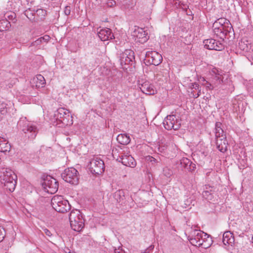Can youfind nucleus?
I'll return each mask as SVG.
<instances>
[{"label": "nucleus", "mask_w": 253, "mask_h": 253, "mask_svg": "<svg viewBox=\"0 0 253 253\" xmlns=\"http://www.w3.org/2000/svg\"><path fill=\"white\" fill-rule=\"evenodd\" d=\"M180 165L182 168L188 171H192L195 168V165L187 158H183L180 160Z\"/></svg>", "instance_id": "obj_22"}, {"label": "nucleus", "mask_w": 253, "mask_h": 253, "mask_svg": "<svg viewBox=\"0 0 253 253\" xmlns=\"http://www.w3.org/2000/svg\"><path fill=\"white\" fill-rule=\"evenodd\" d=\"M6 115V114H2V112L1 113L0 111V120H2Z\"/></svg>", "instance_id": "obj_50"}, {"label": "nucleus", "mask_w": 253, "mask_h": 253, "mask_svg": "<svg viewBox=\"0 0 253 253\" xmlns=\"http://www.w3.org/2000/svg\"><path fill=\"white\" fill-rule=\"evenodd\" d=\"M116 4L115 0H109L107 2V5L109 7H113Z\"/></svg>", "instance_id": "obj_44"}, {"label": "nucleus", "mask_w": 253, "mask_h": 253, "mask_svg": "<svg viewBox=\"0 0 253 253\" xmlns=\"http://www.w3.org/2000/svg\"><path fill=\"white\" fill-rule=\"evenodd\" d=\"M150 159H151V160H150V161H151V162H155L156 161V159H155V158H153V157H151V158H150Z\"/></svg>", "instance_id": "obj_52"}, {"label": "nucleus", "mask_w": 253, "mask_h": 253, "mask_svg": "<svg viewBox=\"0 0 253 253\" xmlns=\"http://www.w3.org/2000/svg\"><path fill=\"white\" fill-rule=\"evenodd\" d=\"M169 144L168 142L164 143L163 142L160 143L156 146V149H157L158 151L161 153H165L166 150L169 148Z\"/></svg>", "instance_id": "obj_30"}, {"label": "nucleus", "mask_w": 253, "mask_h": 253, "mask_svg": "<svg viewBox=\"0 0 253 253\" xmlns=\"http://www.w3.org/2000/svg\"><path fill=\"white\" fill-rule=\"evenodd\" d=\"M6 106L7 105L5 103L0 101V111H1V113L2 112V114H7V108Z\"/></svg>", "instance_id": "obj_37"}, {"label": "nucleus", "mask_w": 253, "mask_h": 253, "mask_svg": "<svg viewBox=\"0 0 253 253\" xmlns=\"http://www.w3.org/2000/svg\"><path fill=\"white\" fill-rule=\"evenodd\" d=\"M134 59V52L131 49H126L120 55V64L124 69H126L127 65H132Z\"/></svg>", "instance_id": "obj_8"}, {"label": "nucleus", "mask_w": 253, "mask_h": 253, "mask_svg": "<svg viewBox=\"0 0 253 253\" xmlns=\"http://www.w3.org/2000/svg\"><path fill=\"white\" fill-rule=\"evenodd\" d=\"M78 171L74 168L66 169L62 173L61 176L63 180L72 184L76 185L78 183Z\"/></svg>", "instance_id": "obj_9"}, {"label": "nucleus", "mask_w": 253, "mask_h": 253, "mask_svg": "<svg viewBox=\"0 0 253 253\" xmlns=\"http://www.w3.org/2000/svg\"><path fill=\"white\" fill-rule=\"evenodd\" d=\"M42 149H44V147H42V148L41 149V150H42Z\"/></svg>", "instance_id": "obj_53"}, {"label": "nucleus", "mask_w": 253, "mask_h": 253, "mask_svg": "<svg viewBox=\"0 0 253 253\" xmlns=\"http://www.w3.org/2000/svg\"><path fill=\"white\" fill-rule=\"evenodd\" d=\"M42 185L44 190L48 193L54 194L58 189L57 180L50 175H47L43 179Z\"/></svg>", "instance_id": "obj_10"}, {"label": "nucleus", "mask_w": 253, "mask_h": 253, "mask_svg": "<svg viewBox=\"0 0 253 253\" xmlns=\"http://www.w3.org/2000/svg\"><path fill=\"white\" fill-rule=\"evenodd\" d=\"M112 155L114 158L121 162L124 166L131 168H134L136 166V162L134 159L128 153H126L125 151H120L117 148L113 149Z\"/></svg>", "instance_id": "obj_5"}, {"label": "nucleus", "mask_w": 253, "mask_h": 253, "mask_svg": "<svg viewBox=\"0 0 253 253\" xmlns=\"http://www.w3.org/2000/svg\"><path fill=\"white\" fill-rule=\"evenodd\" d=\"M139 88L142 93L145 95H154V91L153 86L148 82H144L141 84L139 83Z\"/></svg>", "instance_id": "obj_20"}, {"label": "nucleus", "mask_w": 253, "mask_h": 253, "mask_svg": "<svg viewBox=\"0 0 253 253\" xmlns=\"http://www.w3.org/2000/svg\"><path fill=\"white\" fill-rule=\"evenodd\" d=\"M5 20L9 21H14L16 18V14L15 13L9 11L7 12L4 14Z\"/></svg>", "instance_id": "obj_34"}, {"label": "nucleus", "mask_w": 253, "mask_h": 253, "mask_svg": "<svg viewBox=\"0 0 253 253\" xmlns=\"http://www.w3.org/2000/svg\"><path fill=\"white\" fill-rule=\"evenodd\" d=\"M205 236H202V238L200 239L201 244L200 247L204 249H207L211 247L212 244V240L210 235L205 233Z\"/></svg>", "instance_id": "obj_23"}, {"label": "nucleus", "mask_w": 253, "mask_h": 253, "mask_svg": "<svg viewBox=\"0 0 253 253\" xmlns=\"http://www.w3.org/2000/svg\"><path fill=\"white\" fill-rule=\"evenodd\" d=\"M211 77L208 78L207 80L203 77H198L199 83L206 88L207 90H211L213 88L217 87L223 82L222 76L217 74L213 72L211 74Z\"/></svg>", "instance_id": "obj_2"}, {"label": "nucleus", "mask_w": 253, "mask_h": 253, "mask_svg": "<svg viewBox=\"0 0 253 253\" xmlns=\"http://www.w3.org/2000/svg\"><path fill=\"white\" fill-rule=\"evenodd\" d=\"M178 5L180 8L183 9L184 10H187L188 6L186 5L183 4V3L179 2Z\"/></svg>", "instance_id": "obj_46"}, {"label": "nucleus", "mask_w": 253, "mask_h": 253, "mask_svg": "<svg viewBox=\"0 0 253 253\" xmlns=\"http://www.w3.org/2000/svg\"><path fill=\"white\" fill-rule=\"evenodd\" d=\"M114 252H115V253H125L124 252H123L122 251V250L120 249V248H119L118 249H115L114 250Z\"/></svg>", "instance_id": "obj_48"}, {"label": "nucleus", "mask_w": 253, "mask_h": 253, "mask_svg": "<svg viewBox=\"0 0 253 253\" xmlns=\"http://www.w3.org/2000/svg\"><path fill=\"white\" fill-rule=\"evenodd\" d=\"M228 31H226V29L223 28V27H220L218 29L213 31V32L217 37L222 40V41H223L224 39L226 38L228 35L230 37V34L233 32L232 30L228 29Z\"/></svg>", "instance_id": "obj_21"}, {"label": "nucleus", "mask_w": 253, "mask_h": 253, "mask_svg": "<svg viewBox=\"0 0 253 253\" xmlns=\"http://www.w3.org/2000/svg\"><path fill=\"white\" fill-rule=\"evenodd\" d=\"M69 220L72 229L75 231L80 232L84 226V220L79 210L71 211L69 215Z\"/></svg>", "instance_id": "obj_6"}, {"label": "nucleus", "mask_w": 253, "mask_h": 253, "mask_svg": "<svg viewBox=\"0 0 253 253\" xmlns=\"http://www.w3.org/2000/svg\"><path fill=\"white\" fill-rule=\"evenodd\" d=\"M35 14L40 18L41 20L44 18L46 15V11L43 9H38Z\"/></svg>", "instance_id": "obj_35"}, {"label": "nucleus", "mask_w": 253, "mask_h": 253, "mask_svg": "<svg viewBox=\"0 0 253 253\" xmlns=\"http://www.w3.org/2000/svg\"><path fill=\"white\" fill-rule=\"evenodd\" d=\"M132 35L135 37V40L136 42L141 43L147 42L149 38L147 33L144 31V29L138 27H135Z\"/></svg>", "instance_id": "obj_17"}, {"label": "nucleus", "mask_w": 253, "mask_h": 253, "mask_svg": "<svg viewBox=\"0 0 253 253\" xmlns=\"http://www.w3.org/2000/svg\"><path fill=\"white\" fill-rule=\"evenodd\" d=\"M48 38H49L48 36H45L44 37L40 38L38 40H37L36 41H35L34 42H33L32 43V45H35L40 44L42 43V40H46L47 39H48Z\"/></svg>", "instance_id": "obj_39"}, {"label": "nucleus", "mask_w": 253, "mask_h": 253, "mask_svg": "<svg viewBox=\"0 0 253 253\" xmlns=\"http://www.w3.org/2000/svg\"><path fill=\"white\" fill-rule=\"evenodd\" d=\"M90 172L94 174H100L104 171L103 161L97 157H94L88 165Z\"/></svg>", "instance_id": "obj_13"}, {"label": "nucleus", "mask_w": 253, "mask_h": 253, "mask_svg": "<svg viewBox=\"0 0 253 253\" xmlns=\"http://www.w3.org/2000/svg\"><path fill=\"white\" fill-rule=\"evenodd\" d=\"M65 252L66 253H71V251H70V250L69 249L66 248L65 250Z\"/></svg>", "instance_id": "obj_51"}, {"label": "nucleus", "mask_w": 253, "mask_h": 253, "mask_svg": "<svg viewBox=\"0 0 253 253\" xmlns=\"http://www.w3.org/2000/svg\"><path fill=\"white\" fill-rule=\"evenodd\" d=\"M114 197L117 202L123 204L125 202V192L123 190L117 191L114 194Z\"/></svg>", "instance_id": "obj_27"}, {"label": "nucleus", "mask_w": 253, "mask_h": 253, "mask_svg": "<svg viewBox=\"0 0 253 253\" xmlns=\"http://www.w3.org/2000/svg\"><path fill=\"white\" fill-rule=\"evenodd\" d=\"M71 8L70 6H66L64 9V14L68 16L70 14Z\"/></svg>", "instance_id": "obj_41"}, {"label": "nucleus", "mask_w": 253, "mask_h": 253, "mask_svg": "<svg viewBox=\"0 0 253 253\" xmlns=\"http://www.w3.org/2000/svg\"><path fill=\"white\" fill-rule=\"evenodd\" d=\"M211 192L209 190H204L203 192V196L207 200H211Z\"/></svg>", "instance_id": "obj_38"}, {"label": "nucleus", "mask_w": 253, "mask_h": 253, "mask_svg": "<svg viewBox=\"0 0 253 253\" xmlns=\"http://www.w3.org/2000/svg\"><path fill=\"white\" fill-rule=\"evenodd\" d=\"M71 253H75V252H71Z\"/></svg>", "instance_id": "obj_54"}, {"label": "nucleus", "mask_w": 253, "mask_h": 253, "mask_svg": "<svg viewBox=\"0 0 253 253\" xmlns=\"http://www.w3.org/2000/svg\"><path fill=\"white\" fill-rule=\"evenodd\" d=\"M18 124L26 136L31 139L35 138L38 132V129L34 123L28 121L25 118L21 119Z\"/></svg>", "instance_id": "obj_4"}, {"label": "nucleus", "mask_w": 253, "mask_h": 253, "mask_svg": "<svg viewBox=\"0 0 253 253\" xmlns=\"http://www.w3.org/2000/svg\"><path fill=\"white\" fill-rule=\"evenodd\" d=\"M212 189H213V187H212L208 185H206L204 190H209L210 192H212Z\"/></svg>", "instance_id": "obj_47"}, {"label": "nucleus", "mask_w": 253, "mask_h": 253, "mask_svg": "<svg viewBox=\"0 0 253 253\" xmlns=\"http://www.w3.org/2000/svg\"><path fill=\"white\" fill-rule=\"evenodd\" d=\"M220 27H222L220 24L217 22V21L216 20L213 24L212 25V29L213 31H214L216 29H218V28H220Z\"/></svg>", "instance_id": "obj_43"}, {"label": "nucleus", "mask_w": 253, "mask_h": 253, "mask_svg": "<svg viewBox=\"0 0 253 253\" xmlns=\"http://www.w3.org/2000/svg\"><path fill=\"white\" fill-rule=\"evenodd\" d=\"M204 43L205 47L210 50L221 51L224 48L221 42L216 41L213 39L205 40L204 41Z\"/></svg>", "instance_id": "obj_15"}, {"label": "nucleus", "mask_w": 253, "mask_h": 253, "mask_svg": "<svg viewBox=\"0 0 253 253\" xmlns=\"http://www.w3.org/2000/svg\"><path fill=\"white\" fill-rule=\"evenodd\" d=\"M10 148L11 146L8 141L3 138V141H1L0 144V152L3 153L9 152Z\"/></svg>", "instance_id": "obj_29"}, {"label": "nucleus", "mask_w": 253, "mask_h": 253, "mask_svg": "<svg viewBox=\"0 0 253 253\" xmlns=\"http://www.w3.org/2000/svg\"><path fill=\"white\" fill-rule=\"evenodd\" d=\"M216 20L223 28L226 29V31H228V29L233 31L232 26L228 19L225 18H220Z\"/></svg>", "instance_id": "obj_25"}, {"label": "nucleus", "mask_w": 253, "mask_h": 253, "mask_svg": "<svg viewBox=\"0 0 253 253\" xmlns=\"http://www.w3.org/2000/svg\"><path fill=\"white\" fill-rule=\"evenodd\" d=\"M181 120L175 115L168 116L163 121L165 128L168 130H178L181 126Z\"/></svg>", "instance_id": "obj_12"}, {"label": "nucleus", "mask_w": 253, "mask_h": 253, "mask_svg": "<svg viewBox=\"0 0 253 253\" xmlns=\"http://www.w3.org/2000/svg\"><path fill=\"white\" fill-rule=\"evenodd\" d=\"M222 124L216 122L215 125V136L216 145L218 150L221 152H225L227 150V141L225 134L222 127Z\"/></svg>", "instance_id": "obj_3"}, {"label": "nucleus", "mask_w": 253, "mask_h": 253, "mask_svg": "<svg viewBox=\"0 0 253 253\" xmlns=\"http://www.w3.org/2000/svg\"><path fill=\"white\" fill-rule=\"evenodd\" d=\"M42 233L45 234L46 236H47L48 237H51L52 236V233H51V232L48 229L45 228H42Z\"/></svg>", "instance_id": "obj_40"}, {"label": "nucleus", "mask_w": 253, "mask_h": 253, "mask_svg": "<svg viewBox=\"0 0 253 253\" xmlns=\"http://www.w3.org/2000/svg\"><path fill=\"white\" fill-rule=\"evenodd\" d=\"M222 242L225 245L228 244L232 246L234 242V237L232 233L230 231L225 232L223 234Z\"/></svg>", "instance_id": "obj_24"}, {"label": "nucleus", "mask_w": 253, "mask_h": 253, "mask_svg": "<svg viewBox=\"0 0 253 253\" xmlns=\"http://www.w3.org/2000/svg\"><path fill=\"white\" fill-rule=\"evenodd\" d=\"M189 87L191 90V93H192L193 95L195 94L196 95H199L202 93H205L204 92H201V89H199V84L196 83H191L189 85Z\"/></svg>", "instance_id": "obj_28"}, {"label": "nucleus", "mask_w": 253, "mask_h": 253, "mask_svg": "<svg viewBox=\"0 0 253 253\" xmlns=\"http://www.w3.org/2000/svg\"><path fill=\"white\" fill-rule=\"evenodd\" d=\"M10 26V22L7 20L2 19L0 20V31L7 30Z\"/></svg>", "instance_id": "obj_32"}, {"label": "nucleus", "mask_w": 253, "mask_h": 253, "mask_svg": "<svg viewBox=\"0 0 253 253\" xmlns=\"http://www.w3.org/2000/svg\"><path fill=\"white\" fill-rule=\"evenodd\" d=\"M205 236V232L200 230H194L192 231L190 235L188 237V240L190 243L195 246H201L200 239L202 238V236Z\"/></svg>", "instance_id": "obj_16"}, {"label": "nucleus", "mask_w": 253, "mask_h": 253, "mask_svg": "<svg viewBox=\"0 0 253 253\" xmlns=\"http://www.w3.org/2000/svg\"><path fill=\"white\" fill-rule=\"evenodd\" d=\"M17 175L10 169L0 168V182L10 192H13L16 186Z\"/></svg>", "instance_id": "obj_1"}, {"label": "nucleus", "mask_w": 253, "mask_h": 253, "mask_svg": "<svg viewBox=\"0 0 253 253\" xmlns=\"http://www.w3.org/2000/svg\"><path fill=\"white\" fill-rule=\"evenodd\" d=\"M30 83L32 87L39 88L44 86L45 80L42 75H38L31 80Z\"/></svg>", "instance_id": "obj_18"}, {"label": "nucleus", "mask_w": 253, "mask_h": 253, "mask_svg": "<svg viewBox=\"0 0 253 253\" xmlns=\"http://www.w3.org/2000/svg\"><path fill=\"white\" fill-rule=\"evenodd\" d=\"M52 208L57 212H67L71 208L68 201L60 195L54 196L51 200Z\"/></svg>", "instance_id": "obj_7"}, {"label": "nucleus", "mask_w": 253, "mask_h": 253, "mask_svg": "<svg viewBox=\"0 0 253 253\" xmlns=\"http://www.w3.org/2000/svg\"><path fill=\"white\" fill-rule=\"evenodd\" d=\"M150 64L159 65L162 61L163 58L160 53L155 51H148L145 53V59Z\"/></svg>", "instance_id": "obj_14"}, {"label": "nucleus", "mask_w": 253, "mask_h": 253, "mask_svg": "<svg viewBox=\"0 0 253 253\" xmlns=\"http://www.w3.org/2000/svg\"><path fill=\"white\" fill-rule=\"evenodd\" d=\"M112 77H109V81L110 82H114L115 83H118L120 81V77L121 75L120 73H118L117 71H114L111 73Z\"/></svg>", "instance_id": "obj_31"}, {"label": "nucleus", "mask_w": 253, "mask_h": 253, "mask_svg": "<svg viewBox=\"0 0 253 253\" xmlns=\"http://www.w3.org/2000/svg\"><path fill=\"white\" fill-rule=\"evenodd\" d=\"M19 97L18 100L23 104H30L34 102L32 96H19Z\"/></svg>", "instance_id": "obj_33"}, {"label": "nucleus", "mask_w": 253, "mask_h": 253, "mask_svg": "<svg viewBox=\"0 0 253 253\" xmlns=\"http://www.w3.org/2000/svg\"><path fill=\"white\" fill-rule=\"evenodd\" d=\"M98 36L99 39L102 41H106L112 39L114 36L112 33L111 29L104 28L101 29L98 32Z\"/></svg>", "instance_id": "obj_19"}, {"label": "nucleus", "mask_w": 253, "mask_h": 253, "mask_svg": "<svg viewBox=\"0 0 253 253\" xmlns=\"http://www.w3.org/2000/svg\"><path fill=\"white\" fill-rule=\"evenodd\" d=\"M5 236L4 230L2 228H0V242H1Z\"/></svg>", "instance_id": "obj_45"}, {"label": "nucleus", "mask_w": 253, "mask_h": 253, "mask_svg": "<svg viewBox=\"0 0 253 253\" xmlns=\"http://www.w3.org/2000/svg\"><path fill=\"white\" fill-rule=\"evenodd\" d=\"M239 47L241 49H242L243 50H246L247 51L248 49V47L247 45H245L244 42H239Z\"/></svg>", "instance_id": "obj_42"}, {"label": "nucleus", "mask_w": 253, "mask_h": 253, "mask_svg": "<svg viewBox=\"0 0 253 253\" xmlns=\"http://www.w3.org/2000/svg\"><path fill=\"white\" fill-rule=\"evenodd\" d=\"M163 174L166 177H169L172 175L173 172L168 167H165L163 169Z\"/></svg>", "instance_id": "obj_36"}, {"label": "nucleus", "mask_w": 253, "mask_h": 253, "mask_svg": "<svg viewBox=\"0 0 253 253\" xmlns=\"http://www.w3.org/2000/svg\"><path fill=\"white\" fill-rule=\"evenodd\" d=\"M56 119L61 121L64 125L70 126L73 124V120L70 111L64 108L58 109L54 114Z\"/></svg>", "instance_id": "obj_11"}, {"label": "nucleus", "mask_w": 253, "mask_h": 253, "mask_svg": "<svg viewBox=\"0 0 253 253\" xmlns=\"http://www.w3.org/2000/svg\"><path fill=\"white\" fill-rule=\"evenodd\" d=\"M118 142L121 144L126 145L130 141L129 136L126 134H120L117 137Z\"/></svg>", "instance_id": "obj_26"}, {"label": "nucleus", "mask_w": 253, "mask_h": 253, "mask_svg": "<svg viewBox=\"0 0 253 253\" xmlns=\"http://www.w3.org/2000/svg\"><path fill=\"white\" fill-rule=\"evenodd\" d=\"M191 202V200H188V199L185 201V206L184 207L185 208H186L187 206H189L190 205V203Z\"/></svg>", "instance_id": "obj_49"}]
</instances>
